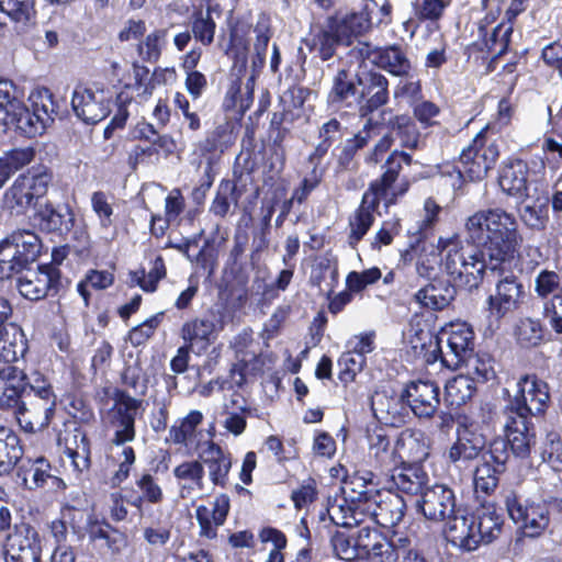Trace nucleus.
<instances>
[{"label":"nucleus","mask_w":562,"mask_h":562,"mask_svg":"<svg viewBox=\"0 0 562 562\" xmlns=\"http://www.w3.org/2000/svg\"><path fill=\"white\" fill-rule=\"evenodd\" d=\"M217 8L218 5L207 4L205 10H195L191 15V33L194 40L203 46H210L214 42L216 21L213 18V13L216 12L217 16L221 15Z\"/></svg>","instance_id":"72a5a7b5"},{"label":"nucleus","mask_w":562,"mask_h":562,"mask_svg":"<svg viewBox=\"0 0 562 562\" xmlns=\"http://www.w3.org/2000/svg\"><path fill=\"white\" fill-rule=\"evenodd\" d=\"M71 106L76 115L87 124H97L110 113V98L103 89L76 87Z\"/></svg>","instance_id":"9d476101"},{"label":"nucleus","mask_w":562,"mask_h":562,"mask_svg":"<svg viewBox=\"0 0 562 562\" xmlns=\"http://www.w3.org/2000/svg\"><path fill=\"white\" fill-rule=\"evenodd\" d=\"M515 414L514 416L502 413L501 422L514 456L526 459L530 456L531 448L536 443V435L530 419L522 418L519 413Z\"/></svg>","instance_id":"4468645a"},{"label":"nucleus","mask_w":562,"mask_h":562,"mask_svg":"<svg viewBox=\"0 0 562 562\" xmlns=\"http://www.w3.org/2000/svg\"><path fill=\"white\" fill-rule=\"evenodd\" d=\"M11 235L24 260L31 265L35 262L42 250L40 237L31 231H15Z\"/></svg>","instance_id":"680f3d73"},{"label":"nucleus","mask_w":562,"mask_h":562,"mask_svg":"<svg viewBox=\"0 0 562 562\" xmlns=\"http://www.w3.org/2000/svg\"><path fill=\"white\" fill-rule=\"evenodd\" d=\"M405 341L408 348L407 352L412 353L414 358H422L427 363L438 360V337H435L429 330L411 326L405 334Z\"/></svg>","instance_id":"cd10ccee"},{"label":"nucleus","mask_w":562,"mask_h":562,"mask_svg":"<svg viewBox=\"0 0 562 562\" xmlns=\"http://www.w3.org/2000/svg\"><path fill=\"white\" fill-rule=\"evenodd\" d=\"M35 0H0V11L12 21L26 23L35 16Z\"/></svg>","instance_id":"0e129e2a"},{"label":"nucleus","mask_w":562,"mask_h":562,"mask_svg":"<svg viewBox=\"0 0 562 562\" xmlns=\"http://www.w3.org/2000/svg\"><path fill=\"white\" fill-rule=\"evenodd\" d=\"M203 415L200 411H191L180 420L179 425H173L169 429V437L173 443L188 445L195 437L196 427L202 423Z\"/></svg>","instance_id":"6e6d98bb"},{"label":"nucleus","mask_w":562,"mask_h":562,"mask_svg":"<svg viewBox=\"0 0 562 562\" xmlns=\"http://www.w3.org/2000/svg\"><path fill=\"white\" fill-rule=\"evenodd\" d=\"M457 290L450 280L434 278L419 289L414 297L422 306L439 311L447 307L456 297Z\"/></svg>","instance_id":"4be33fe9"},{"label":"nucleus","mask_w":562,"mask_h":562,"mask_svg":"<svg viewBox=\"0 0 562 562\" xmlns=\"http://www.w3.org/2000/svg\"><path fill=\"white\" fill-rule=\"evenodd\" d=\"M42 539L37 529L29 522L15 524L7 535L4 558L7 562H41Z\"/></svg>","instance_id":"423d86ee"},{"label":"nucleus","mask_w":562,"mask_h":562,"mask_svg":"<svg viewBox=\"0 0 562 562\" xmlns=\"http://www.w3.org/2000/svg\"><path fill=\"white\" fill-rule=\"evenodd\" d=\"M26 374L12 364H7L0 375V404L14 407L25 392Z\"/></svg>","instance_id":"c85d7f7f"},{"label":"nucleus","mask_w":562,"mask_h":562,"mask_svg":"<svg viewBox=\"0 0 562 562\" xmlns=\"http://www.w3.org/2000/svg\"><path fill=\"white\" fill-rule=\"evenodd\" d=\"M437 342L441 363L448 369L458 370L474 351V333L465 323L451 324L440 333Z\"/></svg>","instance_id":"20e7f679"},{"label":"nucleus","mask_w":562,"mask_h":562,"mask_svg":"<svg viewBox=\"0 0 562 562\" xmlns=\"http://www.w3.org/2000/svg\"><path fill=\"white\" fill-rule=\"evenodd\" d=\"M203 468H206L209 479L215 486L225 487L232 469V456L217 443L206 441L199 453Z\"/></svg>","instance_id":"f3484780"},{"label":"nucleus","mask_w":562,"mask_h":562,"mask_svg":"<svg viewBox=\"0 0 562 562\" xmlns=\"http://www.w3.org/2000/svg\"><path fill=\"white\" fill-rule=\"evenodd\" d=\"M447 519L446 533L449 541L453 546L465 551L475 550V515L467 514L461 509H456Z\"/></svg>","instance_id":"5701e85b"},{"label":"nucleus","mask_w":562,"mask_h":562,"mask_svg":"<svg viewBox=\"0 0 562 562\" xmlns=\"http://www.w3.org/2000/svg\"><path fill=\"white\" fill-rule=\"evenodd\" d=\"M379 499L372 502L373 506L370 510L374 521L384 528H391L398 525L405 515L406 502L395 493L387 492L379 494Z\"/></svg>","instance_id":"412c9836"},{"label":"nucleus","mask_w":562,"mask_h":562,"mask_svg":"<svg viewBox=\"0 0 562 562\" xmlns=\"http://www.w3.org/2000/svg\"><path fill=\"white\" fill-rule=\"evenodd\" d=\"M541 458L553 471H562V438L559 432H547L541 446Z\"/></svg>","instance_id":"13d9d810"},{"label":"nucleus","mask_w":562,"mask_h":562,"mask_svg":"<svg viewBox=\"0 0 562 562\" xmlns=\"http://www.w3.org/2000/svg\"><path fill=\"white\" fill-rule=\"evenodd\" d=\"M386 116H390L387 120L389 127L400 138L401 145L409 149H417L420 142V133L415 121L408 115L393 116L392 110L382 109L379 112L381 124L386 120Z\"/></svg>","instance_id":"c756f323"},{"label":"nucleus","mask_w":562,"mask_h":562,"mask_svg":"<svg viewBox=\"0 0 562 562\" xmlns=\"http://www.w3.org/2000/svg\"><path fill=\"white\" fill-rule=\"evenodd\" d=\"M498 156V146L493 142L488 143L484 132H480L460 154V172L472 181L482 180L495 166Z\"/></svg>","instance_id":"39448f33"},{"label":"nucleus","mask_w":562,"mask_h":562,"mask_svg":"<svg viewBox=\"0 0 562 562\" xmlns=\"http://www.w3.org/2000/svg\"><path fill=\"white\" fill-rule=\"evenodd\" d=\"M166 267L164 259L159 256L153 261V266L146 276L144 270L131 273L132 282L138 284L146 292H154L157 289L159 280L165 278Z\"/></svg>","instance_id":"69168bd1"},{"label":"nucleus","mask_w":562,"mask_h":562,"mask_svg":"<svg viewBox=\"0 0 562 562\" xmlns=\"http://www.w3.org/2000/svg\"><path fill=\"white\" fill-rule=\"evenodd\" d=\"M370 457L374 459L376 469L382 474H389L390 469L398 465L396 445L392 448L389 437L383 429L374 430L368 437Z\"/></svg>","instance_id":"7c9ffc66"},{"label":"nucleus","mask_w":562,"mask_h":562,"mask_svg":"<svg viewBox=\"0 0 562 562\" xmlns=\"http://www.w3.org/2000/svg\"><path fill=\"white\" fill-rule=\"evenodd\" d=\"M504 473L503 470L493 467L492 464L481 461L474 472V488L476 493L492 494L499 481V475Z\"/></svg>","instance_id":"4d7b16f0"},{"label":"nucleus","mask_w":562,"mask_h":562,"mask_svg":"<svg viewBox=\"0 0 562 562\" xmlns=\"http://www.w3.org/2000/svg\"><path fill=\"white\" fill-rule=\"evenodd\" d=\"M360 98L359 106L361 117H373L372 114L389 102V80L378 71H367L358 76Z\"/></svg>","instance_id":"f8f14e48"},{"label":"nucleus","mask_w":562,"mask_h":562,"mask_svg":"<svg viewBox=\"0 0 562 562\" xmlns=\"http://www.w3.org/2000/svg\"><path fill=\"white\" fill-rule=\"evenodd\" d=\"M168 30L159 29L155 30L146 36V38L138 44V54L145 61L156 63L160 55L164 46L167 42Z\"/></svg>","instance_id":"bf43d9fd"},{"label":"nucleus","mask_w":562,"mask_h":562,"mask_svg":"<svg viewBox=\"0 0 562 562\" xmlns=\"http://www.w3.org/2000/svg\"><path fill=\"white\" fill-rule=\"evenodd\" d=\"M418 510L428 520L442 521L456 510V496L446 485L427 486L420 498L416 501Z\"/></svg>","instance_id":"ddd939ff"},{"label":"nucleus","mask_w":562,"mask_h":562,"mask_svg":"<svg viewBox=\"0 0 562 562\" xmlns=\"http://www.w3.org/2000/svg\"><path fill=\"white\" fill-rule=\"evenodd\" d=\"M233 130L234 127L229 122L218 124L198 144L201 154L224 153L235 142L236 137Z\"/></svg>","instance_id":"79ce46f5"},{"label":"nucleus","mask_w":562,"mask_h":562,"mask_svg":"<svg viewBox=\"0 0 562 562\" xmlns=\"http://www.w3.org/2000/svg\"><path fill=\"white\" fill-rule=\"evenodd\" d=\"M22 481L29 490H35L46 484L52 479L50 464L44 459L38 458L33 462L29 461V465H22Z\"/></svg>","instance_id":"864d4df0"},{"label":"nucleus","mask_w":562,"mask_h":562,"mask_svg":"<svg viewBox=\"0 0 562 562\" xmlns=\"http://www.w3.org/2000/svg\"><path fill=\"white\" fill-rule=\"evenodd\" d=\"M18 178L21 180L22 184L29 187V191L35 200H38L46 194L52 181V175L48 173L46 168L43 166L32 168L26 173H23Z\"/></svg>","instance_id":"e2e57ef3"},{"label":"nucleus","mask_w":562,"mask_h":562,"mask_svg":"<svg viewBox=\"0 0 562 562\" xmlns=\"http://www.w3.org/2000/svg\"><path fill=\"white\" fill-rule=\"evenodd\" d=\"M34 201L35 199L32 196V193H30L29 187L22 184L19 178L5 191L3 196L4 207L16 214L24 213Z\"/></svg>","instance_id":"3c124183"},{"label":"nucleus","mask_w":562,"mask_h":562,"mask_svg":"<svg viewBox=\"0 0 562 562\" xmlns=\"http://www.w3.org/2000/svg\"><path fill=\"white\" fill-rule=\"evenodd\" d=\"M429 456V439L422 430L405 429L396 440L398 464H418Z\"/></svg>","instance_id":"a211bd4d"},{"label":"nucleus","mask_w":562,"mask_h":562,"mask_svg":"<svg viewBox=\"0 0 562 562\" xmlns=\"http://www.w3.org/2000/svg\"><path fill=\"white\" fill-rule=\"evenodd\" d=\"M327 516L336 526L353 527L361 522L363 513L346 495L328 501Z\"/></svg>","instance_id":"e433bc0d"},{"label":"nucleus","mask_w":562,"mask_h":562,"mask_svg":"<svg viewBox=\"0 0 562 562\" xmlns=\"http://www.w3.org/2000/svg\"><path fill=\"white\" fill-rule=\"evenodd\" d=\"M517 390L502 413L530 419L531 416L544 412L550 394L548 384L535 374H525L517 381Z\"/></svg>","instance_id":"7ed1b4c3"},{"label":"nucleus","mask_w":562,"mask_h":562,"mask_svg":"<svg viewBox=\"0 0 562 562\" xmlns=\"http://www.w3.org/2000/svg\"><path fill=\"white\" fill-rule=\"evenodd\" d=\"M142 401L132 397L125 392H120L116 396L113 408L116 427L112 442L116 446L124 445L135 438V418Z\"/></svg>","instance_id":"2eb2a0df"},{"label":"nucleus","mask_w":562,"mask_h":562,"mask_svg":"<svg viewBox=\"0 0 562 562\" xmlns=\"http://www.w3.org/2000/svg\"><path fill=\"white\" fill-rule=\"evenodd\" d=\"M384 475L390 477L395 488L408 495H422L427 487L428 475L417 464H398Z\"/></svg>","instance_id":"b1692460"},{"label":"nucleus","mask_w":562,"mask_h":562,"mask_svg":"<svg viewBox=\"0 0 562 562\" xmlns=\"http://www.w3.org/2000/svg\"><path fill=\"white\" fill-rule=\"evenodd\" d=\"M22 454L18 436L10 428L0 426V476L9 474Z\"/></svg>","instance_id":"ea45409f"},{"label":"nucleus","mask_w":562,"mask_h":562,"mask_svg":"<svg viewBox=\"0 0 562 562\" xmlns=\"http://www.w3.org/2000/svg\"><path fill=\"white\" fill-rule=\"evenodd\" d=\"M528 165L521 159H513L504 162L498 176V183L502 191L509 196L518 199L528 196Z\"/></svg>","instance_id":"6ab92c4d"},{"label":"nucleus","mask_w":562,"mask_h":562,"mask_svg":"<svg viewBox=\"0 0 562 562\" xmlns=\"http://www.w3.org/2000/svg\"><path fill=\"white\" fill-rule=\"evenodd\" d=\"M22 296L30 301H40L48 295H56L63 289L59 268L42 265L36 270L27 269L16 280Z\"/></svg>","instance_id":"6e6552de"},{"label":"nucleus","mask_w":562,"mask_h":562,"mask_svg":"<svg viewBox=\"0 0 562 562\" xmlns=\"http://www.w3.org/2000/svg\"><path fill=\"white\" fill-rule=\"evenodd\" d=\"M515 335L520 345L525 347L536 346L542 339V327L539 321L522 318L518 322Z\"/></svg>","instance_id":"338daca9"},{"label":"nucleus","mask_w":562,"mask_h":562,"mask_svg":"<svg viewBox=\"0 0 562 562\" xmlns=\"http://www.w3.org/2000/svg\"><path fill=\"white\" fill-rule=\"evenodd\" d=\"M369 193H364L361 205L349 220L350 233L348 243L352 248L363 238L374 222V209L367 205Z\"/></svg>","instance_id":"c03bdc74"},{"label":"nucleus","mask_w":562,"mask_h":562,"mask_svg":"<svg viewBox=\"0 0 562 562\" xmlns=\"http://www.w3.org/2000/svg\"><path fill=\"white\" fill-rule=\"evenodd\" d=\"M505 506L512 520L527 537H537L549 526V509L544 504L522 503L515 492L509 491L505 495Z\"/></svg>","instance_id":"0eeeda50"},{"label":"nucleus","mask_w":562,"mask_h":562,"mask_svg":"<svg viewBox=\"0 0 562 562\" xmlns=\"http://www.w3.org/2000/svg\"><path fill=\"white\" fill-rule=\"evenodd\" d=\"M475 382L465 374L450 379L445 386V398L452 406H461L475 393Z\"/></svg>","instance_id":"49530a36"},{"label":"nucleus","mask_w":562,"mask_h":562,"mask_svg":"<svg viewBox=\"0 0 562 562\" xmlns=\"http://www.w3.org/2000/svg\"><path fill=\"white\" fill-rule=\"evenodd\" d=\"M504 265L501 270L488 271L497 276L494 291L486 299L490 327H499L501 321L516 312L524 303L526 292L521 280Z\"/></svg>","instance_id":"f03ea898"},{"label":"nucleus","mask_w":562,"mask_h":562,"mask_svg":"<svg viewBox=\"0 0 562 562\" xmlns=\"http://www.w3.org/2000/svg\"><path fill=\"white\" fill-rule=\"evenodd\" d=\"M329 22L338 33L342 42L349 43L353 36L367 32L373 24V16L366 12H355L341 19L328 18Z\"/></svg>","instance_id":"4c0bfd02"},{"label":"nucleus","mask_w":562,"mask_h":562,"mask_svg":"<svg viewBox=\"0 0 562 562\" xmlns=\"http://www.w3.org/2000/svg\"><path fill=\"white\" fill-rule=\"evenodd\" d=\"M404 400L400 396H387L385 393H376L372 397V411L374 416L386 423H397L403 420Z\"/></svg>","instance_id":"37998d69"},{"label":"nucleus","mask_w":562,"mask_h":562,"mask_svg":"<svg viewBox=\"0 0 562 562\" xmlns=\"http://www.w3.org/2000/svg\"><path fill=\"white\" fill-rule=\"evenodd\" d=\"M38 226L43 232L55 233L59 236L68 234L75 223V216L68 205L45 203L38 206L35 214Z\"/></svg>","instance_id":"aec40b11"},{"label":"nucleus","mask_w":562,"mask_h":562,"mask_svg":"<svg viewBox=\"0 0 562 562\" xmlns=\"http://www.w3.org/2000/svg\"><path fill=\"white\" fill-rule=\"evenodd\" d=\"M345 127L337 119H330L325 122L318 132L321 142L311 154L308 160L315 161L321 160L329 150L335 142L340 139L345 134Z\"/></svg>","instance_id":"de8ad7c7"},{"label":"nucleus","mask_w":562,"mask_h":562,"mask_svg":"<svg viewBox=\"0 0 562 562\" xmlns=\"http://www.w3.org/2000/svg\"><path fill=\"white\" fill-rule=\"evenodd\" d=\"M57 406V400L24 394L14 406L15 418L20 427L29 434L44 430L50 424Z\"/></svg>","instance_id":"1a4fd4ad"},{"label":"nucleus","mask_w":562,"mask_h":562,"mask_svg":"<svg viewBox=\"0 0 562 562\" xmlns=\"http://www.w3.org/2000/svg\"><path fill=\"white\" fill-rule=\"evenodd\" d=\"M66 454L77 473H82L90 468V442L86 432L75 429L69 438H66Z\"/></svg>","instance_id":"58836bf2"},{"label":"nucleus","mask_w":562,"mask_h":562,"mask_svg":"<svg viewBox=\"0 0 562 562\" xmlns=\"http://www.w3.org/2000/svg\"><path fill=\"white\" fill-rule=\"evenodd\" d=\"M339 43H342V40L338 36L329 20H327L325 26L321 27L306 41L310 50L315 53L322 60L330 59L335 55Z\"/></svg>","instance_id":"a19ab883"},{"label":"nucleus","mask_w":562,"mask_h":562,"mask_svg":"<svg viewBox=\"0 0 562 562\" xmlns=\"http://www.w3.org/2000/svg\"><path fill=\"white\" fill-rule=\"evenodd\" d=\"M518 217L524 226L535 233L547 228L549 214L546 204H526L518 209Z\"/></svg>","instance_id":"603ef678"},{"label":"nucleus","mask_w":562,"mask_h":562,"mask_svg":"<svg viewBox=\"0 0 562 562\" xmlns=\"http://www.w3.org/2000/svg\"><path fill=\"white\" fill-rule=\"evenodd\" d=\"M31 263L20 255L12 235L0 241V279H10L14 274L23 273Z\"/></svg>","instance_id":"c9c22d12"},{"label":"nucleus","mask_w":562,"mask_h":562,"mask_svg":"<svg viewBox=\"0 0 562 562\" xmlns=\"http://www.w3.org/2000/svg\"><path fill=\"white\" fill-rule=\"evenodd\" d=\"M364 48L371 61L389 74L396 77H408L412 72V63L406 49L401 45H389L370 50V46L364 44Z\"/></svg>","instance_id":"dca6fc26"},{"label":"nucleus","mask_w":562,"mask_h":562,"mask_svg":"<svg viewBox=\"0 0 562 562\" xmlns=\"http://www.w3.org/2000/svg\"><path fill=\"white\" fill-rule=\"evenodd\" d=\"M31 263L20 255L12 235L0 241V279H10L14 274L23 273Z\"/></svg>","instance_id":"f704fd0d"},{"label":"nucleus","mask_w":562,"mask_h":562,"mask_svg":"<svg viewBox=\"0 0 562 562\" xmlns=\"http://www.w3.org/2000/svg\"><path fill=\"white\" fill-rule=\"evenodd\" d=\"M181 498H189L205 488L203 463L199 460L183 461L172 470Z\"/></svg>","instance_id":"a878e982"},{"label":"nucleus","mask_w":562,"mask_h":562,"mask_svg":"<svg viewBox=\"0 0 562 562\" xmlns=\"http://www.w3.org/2000/svg\"><path fill=\"white\" fill-rule=\"evenodd\" d=\"M485 442L481 435L471 432L468 428L458 430V439L450 447L448 459L451 463L460 467L479 457L482 458Z\"/></svg>","instance_id":"bb28decb"},{"label":"nucleus","mask_w":562,"mask_h":562,"mask_svg":"<svg viewBox=\"0 0 562 562\" xmlns=\"http://www.w3.org/2000/svg\"><path fill=\"white\" fill-rule=\"evenodd\" d=\"M215 330V324L210 318H194L186 322L181 328V337L188 342L187 346H191L198 341L211 340V336Z\"/></svg>","instance_id":"5fc2aeb1"},{"label":"nucleus","mask_w":562,"mask_h":562,"mask_svg":"<svg viewBox=\"0 0 562 562\" xmlns=\"http://www.w3.org/2000/svg\"><path fill=\"white\" fill-rule=\"evenodd\" d=\"M229 507V497L226 494L216 496L212 508L205 505L198 506L195 516L201 528L200 535L209 539L215 538L216 529L225 522Z\"/></svg>","instance_id":"393cba45"},{"label":"nucleus","mask_w":562,"mask_h":562,"mask_svg":"<svg viewBox=\"0 0 562 562\" xmlns=\"http://www.w3.org/2000/svg\"><path fill=\"white\" fill-rule=\"evenodd\" d=\"M357 88L353 80L349 77L346 69H340L333 79V87L328 94V101L331 104H341L353 98Z\"/></svg>","instance_id":"052dcab7"},{"label":"nucleus","mask_w":562,"mask_h":562,"mask_svg":"<svg viewBox=\"0 0 562 562\" xmlns=\"http://www.w3.org/2000/svg\"><path fill=\"white\" fill-rule=\"evenodd\" d=\"M239 199L240 193L237 192L236 184L231 180H222L210 206V212L215 216L225 217L229 212L231 205H237Z\"/></svg>","instance_id":"8fccbe9b"},{"label":"nucleus","mask_w":562,"mask_h":562,"mask_svg":"<svg viewBox=\"0 0 562 562\" xmlns=\"http://www.w3.org/2000/svg\"><path fill=\"white\" fill-rule=\"evenodd\" d=\"M501 531L499 517L488 509L475 515L474 539L475 549L481 543L492 542Z\"/></svg>","instance_id":"09e8293b"},{"label":"nucleus","mask_w":562,"mask_h":562,"mask_svg":"<svg viewBox=\"0 0 562 562\" xmlns=\"http://www.w3.org/2000/svg\"><path fill=\"white\" fill-rule=\"evenodd\" d=\"M464 245L459 235L438 239L443 270L460 286L469 291L477 289L487 271L501 270L513 262L522 237L517 217L502 207L480 210L464 224Z\"/></svg>","instance_id":"f257e3e1"},{"label":"nucleus","mask_w":562,"mask_h":562,"mask_svg":"<svg viewBox=\"0 0 562 562\" xmlns=\"http://www.w3.org/2000/svg\"><path fill=\"white\" fill-rule=\"evenodd\" d=\"M394 562H429V559L408 538L400 537L396 539Z\"/></svg>","instance_id":"774afa93"},{"label":"nucleus","mask_w":562,"mask_h":562,"mask_svg":"<svg viewBox=\"0 0 562 562\" xmlns=\"http://www.w3.org/2000/svg\"><path fill=\"white\" fill-rule=\"evenodd\" d=\"M462 368L465 369L464 374L475 383H484L495 378L494 361L487 353L473 351L462 363Z\"/></svg>","instance_id":"a18cd8bd"},{"label":"nucleus","mask_w":562,"mask_h":562,"mask_svg":"<svg viewBox=\"0 0 562 562\" xmlns=\"http://www.w3.org/2000/svg\"><path fill=\"white\" fill-rule=\"evenodd\" d=\"M439 386L429 380L409 382L402 392V400L418 418H430L437 412L440 397Z\"/></svg>","instance_id":"9b49d317"},{"label":"nucleus","mask_w":562,"mask_h":562,"mask_svg":"<svg viewBox=\"0 0 562 562\" xmlns=\"http://www.w3.org/2000/svg\"><path fill=\"white\" fill-rule=\"evenodd\" d=\"M11 108L8 124H4L3 127L14 126L29 136L41 134L45 130L46 124L43 117H41V113H38L35 108H33L31 112L19 98L13 102Z\"/></svg>","instance_id":"2f4dec72"},{"label":"nucleus","mask_w":562,"mask_h":562,"mask_svg":"<svg viewBox=\"0 0 562 562\" xmlns=\"http://www.w3.org/2000/svg\"><path fill=\"white\" fill-rule=\"evenodd\" d=\"M27 350V342L23 330L11 324L0 329V359L7 363L18 361L24 357Z\"/></svg>","instance_id":"473e14b6"}]
</instances>
